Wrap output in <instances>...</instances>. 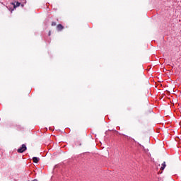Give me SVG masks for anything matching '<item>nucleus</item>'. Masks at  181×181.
<instances>
[{
  "label": "nucleus",
  "mask_w": 181,
  "mask_h": 181,
  "mask_svg": "<svg viewBox=\"0 0 181 181\" xmlns=\"http://www.w3.org/2000/svg\"><path fill=\"white\" fill-rule=\"evenodd\" d=\"M33 181H37V180L35 179V180H33Z\"/></svg>",
  "instance_id": "nucleus-9"
},
{
  "label": "nucleus",
  "mask_w": 181,
  "mask_h": 181,
  "mask_svg": "<svg viewBox=\"0 0 181 181\" xmlns=\"http://www.w3.org/2000/svg\"><path fill=\"white\" fill-rule=\"evenodd\" d=\"M26 149V145L22 144L21 147L17 150V152H18V153H23Z\"/></svg>",
  "instance_id": "nucleus-2"
},
{
  "label": "nucleus",
  "mask_w": 181,
  "mask_h": 181,
  "mask_svg": "<svg viewBox=\"0 0 181 181\" xmlns=\"http://www.w3.org/2000/svg\"><path fill=\"white\" fill-rule=\"evenodd\" d=\"M40 160V158H39L37 157L33 158V161L34 162V163H37Z\"/></svg>",
  "instance_id": "nucleus-4"
},
{
  "label": "nucleus",
  "mask_w": 181,
  "mask_h": 181,
  "mask_svg": "<svg viewBox=\"0 0 181 181\" xmlns=\"http://www.w3.org/2000/svg\"><path fill=\"white\" fill-rule=\"evenodd\" d=\"M57 23L56 22L53 21L51 24V26H56Z\"/></svg>",
  "instance_id": "nucleus-6"
},
{
  "label": "nucleus",
  "mask_w": 181,
  "mask_h": 181,
  "mask_svg": "<svg viewBox=\"0 0 181 181\" xmlns=\"http://www.w3.org/2000/svg\"><path fill=\"white\" fill-rule=\"evenodd\" d=\"M21 6H22V8H23L24 5H23V4H21Z\"/></svg>",
  "instance_id": "nucleus-8"
},
{
  "label": "nucleus",
  "mask_w": 181,
  "mask_h": 181,
  "mask_svg": "<svg viewBox=\"0 0 181 181\" xmlns=\"http://www.w3.org/2000/svg\"><path fill=\"white\" fill-rule=\"evenodd\" d=\"M50 35H51V32L49 31L48 36H50Z\"/></svg>",
  "instance_id": "nucleus-7"
},
{
  "label": "nucleus",
  "mask_w": 181,
  "mask_h": 181,
  "mask_svg": "<svg viewBox=\"0 0 181 181\" xmlns=\"http://www.w3.org/2000/svg\"><path fill=\"white\" fill-rule=\"evenodd\" d=\"M63 29H64V26H63V25L58 24L57 25V30H58V32H62V30H63Z\"/></svg>",
  "instance_id": "nucleus-3"
},
{
  "label": "nucleus",
  "mask_w": 181,
  "mask_h": 181,
  "mask_svg": "<svg viewBox=\"0 0 181 181\" xmlns=\"http://www.w3.org/2000/svg\"><path fill=\"white\" fill-rule=\"evenodd\" d=\"M21 5V2L17 1L15 3H11L10 5L8 6L10 8V11L11 12H12L13 11V9H16V8L19 7V6Z\"/></svg>",
  "instance_id": "nucleus-1"
},
{
  "label": "nucleus",
  "mask_w": 181,
  "mask_h": 181,
  "mask_svg": "<svg viewBox=\"0 0 181 181\" xmlns=\"http://www.w3.org/2000/svg\"><path fill=\"white\" fill-rule=\"evenodd\" d=\"M166 168V163L165 162H163L162 164H161V167H160V170H165V168Z\"/></svg>",
  "instance_id": "nucleus-5"
},
{
  "label": "nucleus",
  "mask_w": 181,
  "mask_h": 181,
  "mask_svg": "<svg viewBox=\"0 0 181 181\" xmlns=\"http://www.w3.org/2000/svg\"><path fill=\"white\" fill-rule=\"evenodd\" d=\"M81 144H79V146H81Z\"/></svg>",
  "instance_id": "nucleus-10"
}]
</instances>
